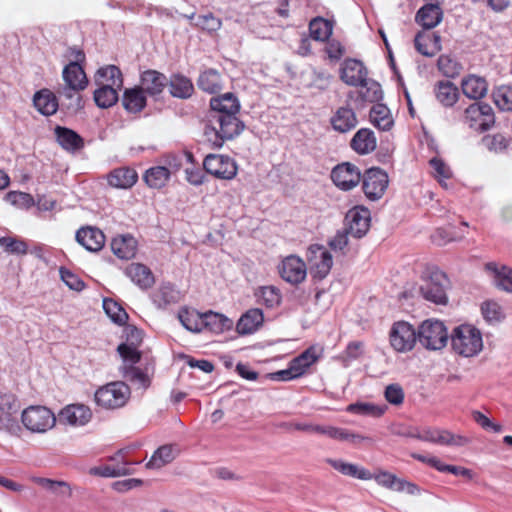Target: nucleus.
Listing matches in <instances>:
<instances>
[{"label":"nucleus","mask_w":512,"mask_h":512,"mask_svg":"<svg viewBox=\"0 0 512 512\" xmlns=\"http://www.w3.org/2000/svg\"><path fill=\"white\" fill-rule=\"evenodd\" d=\"M326 462L335 470L345 476H350L360 480L372 479V474L365 468L353 463L345 462L341 459L328 458Z\"/></svg>","instance_id":"72a5a7b5"},{"label":"nucleus","mask_w":512,"mask_h":512,"mask_svg":"<svg viewBox=\"0 0 512 512\" xmlns=\"http://www.w3.org/2000/svg\"><path fill=\"white\" fill-rule=\"evenodd\" d=\"M347 231L355 238H361L370 227V211L365 207H354L346 215Z\"/></svg>","instance_id":"2eb2a0df"},{"label":"nucleus","mask_w":512,"mask_h":512,"mask_svg":"<svg viewBox=\"0 0 512 512\" xmlns=\"http://www.w3.org/2000/svg\"><path fill=\"white\" fill-rule=\"evenodd\" d=\"M461 89L469 99L479 100L486 96L488 83L485 78L470 74L462 79Z\"/></svg>","instance_id":"5701e85b"},{"label":"nucleus","mask_w":512,"mask_h":512,"mask_svg":"<svg viewBox=\"0 0 512 512\" xmlns=\"http://www.w3.org/2000/svg\"><path fill=\"white\" fill-rule=\"evenodd\" d=\"M210 107L213 114H237L240 110L239 101L232 93L212 98Z\"/></svg>","instance_id":"c9c22d12"},{"label":"nucleus","mask_w":512,"mask_h":512,"mask_svg":"<svg viewBox=\"0 0 512 512\" xmlns=\"http://www.w3.org/2000/svg\"><path fill=\"white\" fill-rule=\"evenodd\" d=\"M95 82L97 85H103V83H107L108 85L122 88V73L120 69L115 65L101 67L95 74Z\"/></svg>","instance_id":"79ce46f5"},{"label":"nucleus","mask_w":512,"mask_h":512,"mask_svg":"<svg viewBox=\"0 0 512 512\" xmlns=\"http://www.w3.org/2000/svg\"><path fill=\"white\" fill-rule=\"evenodd\" d=\"M486 269L493 274V282L497 288L512 293V268L490 262L486 264Z\"/></svg>","instance_id":"2f4dec72"},{"label":"nucleus","mask_w":512,"mask_h":512,"mask_svg":"<svg viewBox=\"0 0 512 512\" xmlns=\"http://www.w3.org/2000/svg\"><path fill=\"white\" fill-rule=\"evenodd\" d=\"M89 473L91 475L95 476H101V477H119L123 475H129L131 474V470L127 468L126 466H117V467H111L108 465L105 466H99V467H92L89 470Z\"/></svg>","instance_id":"338daca9"},{"label":"nucleus","mask_w":512,"mask_h":512,"mask_svg":"<svg viewBox=\"0 0 512 512\" xmlns=\"http://www.w3.org/2000/svg\"><path fill=\"white\" fill-rule=\"evenodd\" d=\"M388 183L387 173L380 168H370L363 175V191L370 200L380 199L384 195Z\"/></svg>","instance_id":"f8f14e48"},{"label":"nucleus","mask_w":512,"mask_h":512,"mask_svg":"<svg viewBox=\"0 0 512 512\" xmlns=\"http://www.w3.org/2000/svg\"><path fill=\"white\" fill-rule=\"evenodd\" d=\"M279 273L286 282L299 284L306 278L307 268L301 258L290 255L282 261Z\"/></svg>","instance_id":"f3484780"},{"label":"nucleus","mask_w":512,"mask_h":512,"mask_svg":"<svg viewBox=\"0 0 512 512\" xmlns=\"http://www.w3.org/2000/svg\"><path fill=\"white\" fill-rule=\"evenodd\" d=\"M35 108L43 115L50 116L56 113L58 101L56 96L49 90L43 89L37 92L33 98Z\"/></svg>","instance_id":"ea45409f"},{"label":"nucleus","mask_w":512,"mask_h":512,"mask_svg":"<svg viewBox=\"0 0 512 512\" xmlns=\"http://www.w3.org/2000/svg\"><path fill=\"white\" fill-rule=\"evenodd\" d=\"M495 105L502 111H512V86L501 85L493 91Z\"/></svg>","instance_id":"6e6d98bb"},{"label":"nucleus","mask_w":512,"mask_h":512,"mask_svg":"<svg viewBox=\"0 0 512 512\" xmlns=\"http://www.w3.org/2000/svg\"><path fill=\"white\" fill-rule=\"evenodd\" d=\"M435 98L445 108L453 107L460 97L458 87L448 80L438 81L434 87Z\"/></svg>","instance_id":"393cba45"},{"label":"nucleus","mask_w":512,"mask_h":512,"mask_svg":"<svg viewBox=\"0 0 512 512\" xmlns=\"http://www.w3.org/2000/svg\"><path fill=\"white\" fill-rule=\"evenodd\" d=\"M364 354V343L361 341L350 342L340 358L345 367L349 366L351 362L358 360Z\"/></svg>","instance_id":"0e129e2a"},{"label":"nucleus","mask_w":512,"mask_h":512,"mask_svg":"<svg viewBox=\"0 0 512 512\" xmlns=\"http://www.w3.org/2000/svg\"><path fill=\"white\" fill-rule=\"evenodd\" d=\"M324 435L329 438L336 439L339 441H346L354 444H358L363 440H366V437H363L358 434H354L346 429L334 427V426H326Z\"/></svg>","instance_id":"13d9d810"},{"label":"nucleus","mask_w":512,"mask_h":512,"mask_svg":"<svg viewBox=\"0 0 512 512\" xmlns=\"http://www.w3.org/2000/svg\"><path fill=\"white\" fill-rule=\"evenodd\" d=\"M92 412L83 404H71L64 407L58 415V421L63 425L83 426L90 421Z\"/></svg>","instance_id":"6ab92c4d"},{"label":"nucleus","mask_w":512,"mask_h":512,"mask_svg":"<svg viewBox=\"0 0 512 512\" xmlns=\"http://www.w3.org/2000/svg\"><path fill=\"white\" fill-rule=\"evenodd\" d=\"M138 180L137 172L128 167L114 169L108 175V183L110 186L120 189L131 188Z\"/></svg>","instance_id":"473e14b6"},{"label":"nucleus","mask_w":512,"mask_h":512,"mask_svg":"<svg viewBox=\"0 0 512 512\" xmlns=\"http://www.w3.org/2000/svg\"><path fill=\"white\" fill-rule=\"evenodd\" d=\"M129 397L130 388L122 381L108 383L95 392L97 405L108 410L123 407Z\"/></svg>","instance_id":"39448f33"},{"label":"nucleus","mask_w":512,"mask_h":512,"mask_svg":"<svg viewBox=\"0 0 512 512\" xmlns=\"http://www.w3.org/2000/svg\"><path fill=\"white\" fill-rule=\"evenodd\" d=\"M462 236H457L451 227L437 228L431 235L432 242L437 246H444L453 241H459Z\"/></svg>","instance_id":"774afa93"},{"label":"nucleus","mask_w":512,"mask_h":512,"mask_svg":"<svg viewBox=\"0 0 512 512\" xmlns=\"http://www.w3.org/2000/svg\"><path fill=\"white\" fill-rule=\"evenodd\" d=\"M177 455V449L172 445H163L159 447L147 462L148 469H160L172 462Z\"/></svg>","instance_id":"37998d69"},{"label":"nucleus","mask_w":512,"mask_h":512,"mask_svg":"<svg viewBox=\"0 0 512 512\" xmlns=\"http://www.w3.org/2000/svg\"><path fill=\"white\" fill-rule=\"evenodd\" d=\"M310 37L315 41L324 42L333 32V24L322 17H315L309 23Z\"/></svg>","instance_id":"09e8293b"},{"label":"nucleus","mask_w":512,"mask_h":512,"mask_svg":"<svg viewBox=\"0 0 512 512\" xmlns=\"http://www.w3.org/2000/svg\"><path fill=\"white\" fill-rule=\"evenodd\" d=\"M453 351L463 357H474L483 349L482 334L471 324L455 327L450 335Z\"/></svg>","instance_id":"7ed1b4c3"},{"label":"nucleus","mask_w":512,"mask_h":512,"mask_svg":"<svg viewBox=\"0 0 512 512\" xmlns=\"http://www.w3.org/2000/svg\"><path fill=\"white\" fill-rule=\"evenodd\" d=\"M168 86L171 95L181 99L191 97L194 92V86L191 80L183 75H173Z\"/></svg>","instance_id":"c03bdc74"},{"label":"nucleus","mask_w":512,"mask_h":512,"mask_svg":"<svg viewBox=\"0 0 512 512\" xmlns=\"http://www.w3.org/2000/svg\"><path fill=\"white\" fill-rule=\"evenodd\" d=\"M24 427L32 433H46L57 421L55 414L45 406H29L21 414Z\"/></svg>","instance_id":"423d86ee"},{"label":"nucleus","mask_w":512,"mask_h":512,"mask_svg":"<svg viewBox=\"0 0 512 512\" xmlns=\"http://www.w3.org/2000/svg\"><path fill=\"white\" fill-rule=\"evenodd\" d=\"M463 120L474 130H488L494 123L492 107L486 103H473L465 109Z\"/></svg>","instance_id":"1a4fd4ad"},{"label":"nucleus","mask_w":512,"mask_h":512,"mask_svg":"<svg viewBox=\"0 0 512 512\" xmlns=\"http://www.w3.org/2000/svg\"><path fill=\"white\" fill-rule=\"evenodd\" d=\"M178 318L188 331L201 332L203 330V314L197 311L183 309L179 312Z\"/></svg>","instance_id":"864d4df0"},{"label":"nucleus","mask_w":512,"mask_h":512,"mask_svg":"<svg viewBox=\"0 0 512 512\" xmlns=\"http://www.w3.org/2000/svg\"><path fill=\"white\" fill-rule=\"evenodd\" d=\"M85 55L82 51L77 50L75 53V60L67 64L62 72V77L65 85L59 91V94L66 99H73L76 97V106L81 108L82 98L79 95L88 86V79L84 72L81 62L84 61Z\"/></svg>","instance_id":"f257e3e1"},{"label":"nucleus","mask_w":512,"mask_h":512,"mask_svg":"<svg viewBox=\"0 0 512 512\" xmlns=\"http://www.w3.org/2000/svg\"><path fill=\"white\" fill-rule=\"evenodd\" d=\"M418 342L428 350H441L448 341V331L443 322L436 319L423 321L417 329Z\"/></svg>","instance_id":"20e7f679"},{"label":"nucleus","mask_w":512,"mask_h":512,"mask_svg":"<svg viewBox=\"0 0 512 512\" xmlns=\"http://www.w3.org/2000/svg\"><path fill=\"white\" fill-rule=\"evenodd\" d=\"M374 479L379 485L396 492H406L410 495L419 492L418 487L414 483L398 478L396 475L387 471L376 474Z\"/></svg>","instance_id":"4be33fe9"},{"label":"nucleus","mask_w":512,"mask_h":512,"mask_svg":"<svg viewBox=\"0 0 512 512\" xmlns=\"http://www.w3.org/2000/svg\"><path fill=\"white\" fill-rule=\"evenodd\" d=\"M334 184L342 190H350L358 185L361 179L360 170L351 163L337 165L331 172Z\"/></svg>","instance_id":"4468645a"},{"label":"nucleus","mask_w":512,"mask_h":512,"mask_svg":"<svg viewBox=\"0 0 512 512\" xmlns=\"http://www.w3.org/2000/svg\"><path fill=\"white\" fill-rule=\"evenodd\" d=\"M448 279L446 275L440 271L433 272L428 279L420 287L421 295L428 301L435 304H446Z\"/></svg>","instance_id":"9d476101"},{"label":"nucleus","mask_w":512,"mask_h":512,"mask_svg":"<svg viewBox=\"0 0 512 512\" xmlns=\"http://www.w3.org/2000/svg\"><path fill=\"white\" fill-rule=\"evenodd\" d=\"M152 300L158 308H165L168 305L178 303L181 300V293L174 285L165 283L153 293Z\"/></svg>","instance_id":"f704fd0d"},{"label":"nucleus","mask_w":512,"mask_h":512,"mask_svg":"<svg viewBox=\"0 0 512 512\" xmlns=\"http://www.w3.org/2000/svg\"><path fill=\"white\" fill-rule=\"evenodd\" d=\"M232 321L223 314L212 311L203 313V329L206 328L214 333H221L229 329Z\"/></svg>","instance_id":"8fccbe9b"},{"label":"nucleus","mask_w":512,"mask_h":512,"mask_svg":"<svg viewBox=\"0 0 512 512\" xmlns=\"http://www.w3.org/2000/svg\"><path fill=\"white\" fill-rule=\"evenodd\" d=\"M416 50L426 57H433L441 50V38L438 34L419 32L414 39Z\"/></svg>","instance_id":"c85d7f7f"},{"label":"nucleus","mask_w":512,"mask_h":512,"mask_svg":"<svg viewBox=\"0 0 512 512\" xmlns=\"http://www.w3.org/2000/svg\"><path fill=\"white\" fill-rule=\"evenodd\" d=\"M211 125L205 128L207 140L215 148L222 147L225 140L233 139L244 129L237 114H212Z\"/></svg>","instance_id":"f03ea898"},{"label":"nucleus","mask_w":512,"mask_h":512,"mask_svg":"<svg viewBox=\"0 0 512 512\" xmlns=\"http://www.w3.org/2000/svg\"><path fill=\"white\" fill-rule=\"evenodd\" d=\"M122 377L139 388H147L150 384L148 376L134 365H122L121 368Z\"/></svg>","instance_id":"5fc2aeb1"},{"label":"nucleus","mask_w":512,"mask_h":512,"mask_svg":"<svg viewBox=\"0 0 512 512\" xmlns=\"http://www.w3.org/2000/svg\"><path fill=\"white\" fill-rule=\"evenodd\" d=\"M103 309L113 322L119 325H123L126 323L128 319V314L115 300L109 298L104 299Z\"/></svg>","instance_id":"4d7b16f0"},{"label":"nucleus","mask_w":512,"mask_h":512,"mask_svg":"<svg viewBox=\"0 0 512 512\" xmlns=\"http://www.w3.org/2000/svg\"><path fill=\"white\" fill-rule=\"evenodd\" d=\"M76 241L90 252L100 251L105 244L104 233L92 226L81 227L75 235Z\"/></svg>","instance_id":"412c9836"},{"label":"nucleus","mask_w":512,"mask_h":512,"mask_svg":"<svg viewBox=\"0 0 512 512\" xmlns=\"http://www.w3.org/2000/svg\"><path fill=\"white\" fill-rule=\"evenodd\" d=\"M481 312L484 319L489 322H500L505 318L503 308L494 300H487L481 305Z\"/></svg>","instance_id":"bf43d9fd"},{"label":"nucleus","mask_w":512,"mask_h":512,"mask_svg":"<svg viewBox=\"0 0 512 512\" xmlns=\"http://www.w3.org/2000/svg\"><path fill=\"white\" fill-rule=\"evenodd\" d=\"M197 85L204 92L217 93L222 89L221 76L217 70L207 69L200 74Z\"/></svg>","instance_id":"49530a36"},{"label":"nucleus","mask_w":512,"mask_h":512,"mask_svg":"<svg viewBox=\"0 0 512 512\" xmlns=\"http://www.w3.org/2000/svg\"><path fill=\"white\" fill-rule=\"evenodd\" d=\"M192 25L207 33H214L221 28L222 21L221 19L214 16L213 13L209 12L207 14L198 16Z\"/></svg>","instance_id":"680f3d73"},{"label":"nucleus","mask_w":512,"mask_h":512,"mask_svg":"<svg viewBox=\"0 0 512 512\" xmlns=\"http://www.w3.org/2000/svg\"><path fill=\"white\" fill-rule=\"evenodd\" d=\"M358 118L349 104L338 107L330 117V124L338 133H348L358 125Z\"/></svg>","instance_id":"a211bd4d"},{"label":"nucleus","mask_w":512,"mask_h":512,"mask_svg":"<svg viewBox=\"0 0 512 512\" xmlns=\"http://www.w3.org/2000/svg\"><path fill=\"white\" fill-rule=\"evenodd\" d=\"M307 260L311 276L319 280L324 279L333 266L331 253L321 245L309 247Z\"/></svg>","instance_id":"6e6552de"},{"label":"nucleus","mask_w":512,"mask_h":512,"mask_svg":"<svg viewBox=\"0 0 512 512\" xmlns=\"http://www.w3.org/2000/svg\"><path fill=\"white\" fill-rule=\"evenodd\" d=\"M122 104L129 113H138L146 106V96L142 88L126 89L123 93Z\"/></svg>","instance_id":"e433bc0d"},{"label":"nucleus","mask_w":512,"mask_h":512,"mask_svg":"<svg viewBox=\"0 0 512 512\" xmlns=\"http://www.w3.org/2000/svg\"><path fill=\"white\" fill-rule=\"evenodd\" d=\"M0 246L9 254L25 255L28 252L27 243L14 237H1Z\"/></svg>","instance_id":"e2e57ef3"},{"label":"nucleus","mask_w":512,"mask_h":512,"mask_svg":"<svg viewBox=\"0 0 512 512\" xmlns=\"http://www.w3.org/2000/svg\"><path fill=\"white\" fill-rule=\"evenodd\" d=\"M421 441L448 446H464L469 443V440L464 436L454 435L447 430L436 428L422 429Z\"/></svg>","instance_id":"aec40b11"},{"label":"nucleus","mask_w":512,"mask_h":512,"mask_svg":"<svg viewBox=\"0 0 512 512\" xmlns=\"http://www.w3.org/2000/svg\"><path fill=\"white\" fill-rule=\"evenodd\" d=\"M371 123L382 131H389L394 125V120L389 108L383 104H375L370 110Z\"/></svg>","instance_id":"a19ab883"},{"label":"nucleus","mask_w":512,"mask_h":512,"mask_svg":"<svg viewBox=\"0 0 512 512\" xmlns=\"http://www.w3.org/2000/svg\"><path fill=\"white\" fill-rule=\"evenodd\" d=\"M319 354L317 349L313 346L306 349L299 356L293 358L289 363L293 368L295 374L299 377L303 376L307 370L317 362Z\"/></svg>","instance_id":"4c0bfd02"},{"label":"nucleus","mask_w":512,"mask_h":512,"mask_svg":"<svg viewBox=\"0 0 512 512\" xmlns=\"http://www.w3.org/2000/svg\"><path fill=\"white\" fill-rule=\"evenodd\" d=\"M171 176L170 170L165 166H155L149 168L144 174L146 184L153 189L163 188Z\"/></svg>","instance_id":"de8ad7c7"},{"label":"nucleus","mask_w":512,"mask_h":512,"mask_svg":"<svg viewBox=\"0 0 512 512\" xmlns=\"http://www.w3.org/2000/svg\"><path fill=\"white\" fill-rule=\"evenodd\" d=\"M19 405L17 398L12 394H5L0 397V428L10 433H17L20 430L15 415L18 413Z\"/></svg>","instance_id":"ddd939ff"},{"label":"nucleus","mask_w":512,"mask_h":512,"mask_svg":"<svg viewBox=\"0 0 512 512\" xmlns=\"http://www.w3.org/2000/svg\"><path fill=\"white\" fill-rule=\"evenodd\" d=\"M142 90L144 93H147L151 96H156L164 90V88L168 85L167 77L156 71V70H147L141 74L140 79Z\"/></svg>","instance_id":"b1692460"},{"label":"nucleus","mask_w":512,"mask_h":512,"mask_svg":"<svg viewBox=\"0 0 512 512\" xmlns=\"http://www.w3.org/2000/svg\"><path fill=\"white\" fill-rule=\"evenodd\" d=\"M340 78L349 86L365 87L368 85L367 70L363 63L356 59L344 61L340 71Z\"/></svg>","instance_id":"dca6fc26"},{"label":"nucleus","mask_w":512,"mask_h":512,"mask_svg":"<svg viewBox=\"0 0 512 512\" xmlns=\"http://www.w3.org/2000/svg\"><path fill=\"white\" fill-rule=\"evenodd\" d=\"M256 297L259 303L270 309L278 307L282 301L281 292L275 286L260 287Z\"/></svg>","instance_id":"3c124183"},{"label":"nucleus","mask_w":512,"mask_h":512,"mask_svg":"<svg viewBox=\"0 0 512 512\" xmlns=\"http://www.w3.org/2000/svg\"><path fill=\"white\" fill-rule=\"evenodd\" d=\"M55 135L58 143L65 150L75 151L81 149L84 146L82 137L69 128L57 126L55 128Z\"/></svg>","instance_id":"58836bf2"},{"label":"nucleus","mask_w":512,"mask_h":512,"mask_svg":"<svg viewBox=\"0 0 512 512\" xmlns=\"http://www.w3.org/2000/svg\"><path fill=\"white\" fill-rule=\"evenodd\" d=\"M94 91V101L100 108L112 107L118 101V87L103 83Z\"/></svg>","instance_id":"a18cd8bd"},{"label":"nucleus","mask_w":512,"mask_h":512,"mask_svg":"<svg viewBox=\"0 0 512 512\" xmlns=\"http://www.w3.org/2000/svg\"><path fill=\"white\" fill-rule=\"evenodd\" d=\"M351 148L359 155H367L377 147L374 132L368 128L359 129L350 141Z\"/></svg>","instance_id":"a878e982"},{"label":"nucleus","mask_w":512,"mask_h":512,"mask_svg":"<svg viewBox=\"0 0 512 512\" xmlns=\"http://www.w3.org/2000/svg\"><path fill=\"white\" fill-rule=\"evenodd\" d=\"M263 312L259 308H252L246 311L238 320L236 329L241 335L252 334L263 324Z\"/></svg>","instance_id":"bb28decb"},{"label":"nucleus","mask_w":512,"mask_h":512,"mask_svg":"<svg viewBox=\"0 0 512 512\" xmlns=\"http://www.w3.org/2000/svg\"><path fill=\"white\" fill-rule=\"evenodd\" d=\"M205 171L216 178L231 180L237 174L236 162L229 156L209 154L203 161Z\"/></svg>","instance_id":"9b49d317"},{"label":"nucleus","mask_w":512,"mask_h":512,"mask_svg":"<svg viewBox=\"0 0 512 512\" xmlns=\"http://www.w3.org/2000/svg\"><path fill=\"white\" fill-rule=\"evenodd\" d=\"M111 250L118 258L129 260L136 255L137 241L129 234L117 236L111 241Z\"/></svg>","instance_id":"c756f323"},{"label":"nucleus","mask_w":512,"mask_h":512,"mask_svg":"<svg viewBox=\"0 0 512 512\" xmlns=\"http://www.w3.org/2000/svg\"><path fill=\"white\" fill-rule=\"evenodd\" d=\"M437 66L439 71L449 78L456 77L461 71V65L448 55H441L438 58Z\"/></svg>","instance_id":"69168bd1"},{"label":"nucleus","mask_w":512,"mask_h":512,"mask_svg":"<svg viewBox=\"0 0 512 512\" xmlns=\"http://www.w3.org/2000/svg\"><path fill=\"white\" fill-rule=\"evenodd\" d=\"M417 341V330L409 322L397 321L389 331V342L396 352L406 353L411 351Z\"/></svg>","instance_id":"0eeeda50"},{"label":"nucleus","mask_w":512,"mask_h":512,"mask_svg":"<svg viewBox=\"0 0 512 512\" xmlns=\"http://www.w3.org/2000/svg\"><path fill=\"white\" fill-rule=\"evenodd\" d=\"M442 16L443 12L438 4H426L418 10L415 20L424 29H432L441 22Z\"/></svg>","instance_id":"7c9ffc66"},{"label":"nucleus","mask_w":512,"mask_h":512,"mask_svg":"<svg viewBox=\"0 0 512 512\" xmlns=\"http://www.w3.org/2000/svg\"><path fill=\"white\" fill-rule=\"evenodd\" d=\"M125 274L141 289L150 288L155 280L151 270L144 264L131 263L125 268Z\"/></svg>","instance_id":"cd10ccee"},{"label":"nucleus","mask_w":512,"mask_h":512,"mask_svg":"<svg viewBox=\"0 0 512 512\" xmlns=\"http://www.w3.org/2000/svg\"><path fill=\"white\" fill-rule=\"evenodd\" d=\"M350 413L359 414V415H369L373 417L382 416L385 411V406L375 405L372 403H353L347 406L346 409Z\"/></svg>","instance_id":"052dcab7"},{"label":"nucleus","mask_w":512,"mask_h":512,"mask_svg":"<svg viewBox=\"0 0 512 512\" xmlns=\"http://www.w3.org/2000/svg\"><path fill=\"white\" fill-rule=\"evenodd\" d=\"M33 481L47 491L62 497L71 496V488L65 481H57L48 478L37 477Z\"/></svg>","instance_id":"603ef678"}]
</instances>
